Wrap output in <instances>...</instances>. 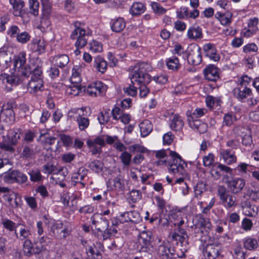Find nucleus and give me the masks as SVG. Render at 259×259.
I'll return each instance as SVG.
<instances>
[{"label": "nucleus", "instance_id": "1", "mask_svg": "<svg viewBox=\"0 0 259 259\" xmlns=\"http://www.w3.org/2000/svg\"><path fill=\"white\" fill-rule=\"evenodd\" d=\"M22 76L25 78L31 76V79L27 84L28 90L31 94H34L38 91L44 90L42 81V70L38 65H35L33 62L29 61V63L21 68Z\"/></svg>", "mask_w": 259, "mask_h": 259}, {"label": "nucleus", "instance_id": "2", "mask_svg": "<svg viewBox=\"0 0 259 259\" xmlns=\"http://www.w3.org/2000/svg\"><path fill=\"white\" fill-rule=\"evenodd\" d=\"M131 72L130 78L132 84L137 83H149L151 81V77L148 73L150 69V66L146 63L140 62L136 64L134 66L130 67Z\"/></svg>", "mask_w": 259, "mask_h": 259}, {"label": "nucleus", "instance_id": "3", "mask_svg": "<svg viewBox=\"0 0 259 259\" xmlns=\"http://www.w3.org/2000/svg\"><path fill=\"white\" fill-rule=\"evenodd\" d=\"M169 155L172 158L171 161H168V169L172 174L184 175L185 172V168L187 164L183 160L177 152L170 151Z\"/></svg>", "mask_w": 259, "mask_h": 259}, {"label": "nucleus", "instance_id": "4", "mask_svg": "<svg viewBox=\"0 0 259 259\" xmlns=\"http://www.w3.org/2000/svg\"><path fill=\"white\" fill-rule=\"evenodd\" d=\"M218 194L222 204L227 209L234 208L237 205L236 196L231 193L224 186L218 187Z\"/></svg>", "mask_w": 259, "mask_h": 259}, {"label": "nucleus", "instance_id": "5", "mask_svg": "<svg viewBox=\"0 0 259 259\" xmlns=\"http://www.w3.org/2000/svg\"><path fill=\"white\" fill-rule=\"evenodd\" d=\"M79 25V22H75L74 23L75 29L72 32L70 37L72 39H76L75 43L76 48H82L87 44L89 35L85 30L81 28Z\"/></svg>", "mask_w": 259, "mask_h": 259}, {"label": "nucleus", "instance_id": "6", "mask_svg": "<svg viewBox=\"0 0 259 259\" xmlns=\"http://www.w3.org/2000/svg\"><path fill=\"white\" fill-rule=\"evenodd\" d=\"M187 57L189 64L199 65L202 61L201 48L195 44L190 45L187 50Z\"/></svg>", "mask_w": 259, "mask_h": 259}, {"label": "nucleus", "instance_id": "7", "mask_svg": "<svg viewBox=\"0 0 259 259\" xmlns=\"http://www.w3.org/2000/svg\"><path fill=\"white\" fill-rule=\"evenodd\" d=\"M15 106L13 101H9L2 106L1 113L2 121L11 124L15 120V114L13 108Z\"/></svg>", "mask_w": 259, "mask_h": 259}, {"label": "nucleus", "instance_id": "8", "mask_svg": "<svg viewBox=\"0 0 259 259\" xmlns=\"http://www.w3.org/2000/svg\"><path fill=\"white\" fill-rule=\"evenodd\" d=\"M25 77L22 76L21 71L20 73L17 72L11 73L10 74L2 73L0 75V80L3 82L10 83L12 85H17L23 82Z\"/></svg>", "mask_w": 259, "mask_h": 259}, {"label": "nucleus", "instance_id": "9", "mask_svg": "<svg viewBox=\"0 0 259 259\" xmlns=\"http://www.w3.org/2000/svg\"><path fill=\"white\" fill-rule=\"evenodd\" d=\"M228 190L234 194H237L240 193L245 185V182L242 178H233L226 182Z\"/></svg>", "mask_w": 259, "mask_h": 259}, {"label": "nucleus", "instance_id": "10", "mask_svg": "<svg viewBox=\"0 0 259 259\" xmlns=\"http://www.w3.org/2000/svg\"><path fill=\"white\" fill-rule=\"evenodd\" d=\"M221 245L220 243L207 244L203 251L204 256L206 257L216 258L220 255Z\"/></svg>", "mask_w": 259, "mask_h": 259}, {"label": "nucleus", "instance_id": "11", "mask_svg": "<svg viewBox=\"0 0 259 259\" xmlns=\"http://www.w3.org/2000/svg\"><path fill=\"white\" fill-rule=\"evenodd\" d=\"M233 94L234 97L237 100L241 102H244V100L251 94V90L246 87V85H243L242 83L240 87L235 88L233 90Z\"/></svg>", "mask_w": 259, "mask_h": 259}, {"label": "nucleus", "instance_id": "12", "mask_svg": "<svg viewBox=\"0 0 259 259\" xmlns=\"http://www.w3.org/2000/svg\"><path fill=\"white\" fill-rule=\"evenodd\" d=\"M189 126L195 132L202 134L206 132L207 125L197 119H188Z\"/></svg>", "mask_w": 259, "mask_h": 259}, {"label": "nucleus", "instance_id": "13", "mask_svg": "<svg viewBox=\"0 0 259 259\" xmlns=\"http://www.w3.org/2000/svg\"><path fill=\"white\" fill-rule=\"evenodd\" d=\"M218 70L215 65H209L203 70L205 78L210 81H215L219 78Z\"/></svg>", "mask_w": 259, "mask_h": 259}, {"label": "nucleus", "instance_id": "14", "mask_svg": "<svg viewBox=\"0 0 259 259\" xmlns=\"http://www.w3.org/2000/svg\"><path fill=\"white\" fill-rule=\"evenodd\" d=\"M203 50L205 56L209 57L211 60L214 61H218L220 59V55L217 53L215 47L211 44H207L203 46Z\"/></svg>", "mask_w": 259, "mask_h": 259}, {"label": "nucleus", "instance_id": "15", "mask_svg": "<svg viewBox=\"0 0 259 259\" xmlns=\"http://www.w3.org/2000/svg\"><path fill=\"white\" fill-rule=\"evenodd\" d=\"M30 49L33 52L40 54L45 51L46 45L44 40L40 39H33L30 44Z\"/></svg>", "mask_w": 259, "mask_h": 259}, {"label": "nucleus", "instance_id": "16", "mask_svg": "<svg viewBox=\"0 0 259 259\" xmlns=\"http://www.w3.org/2000/svg\"><path fill=\"white\" fill-rule=\"evenodd\" d=\"M52 61L55 66L62 68L68 64L69 58L65 54L58 55L53 57Z\"/></svg>", "mask_w": 259, "mask_h": 259}, {"label": "nucleus", "instance_id": "17", "mask_svg": "<svg viewBox=\"0 0 259 259\" xmlns=\"http://www.w3.org/2000/svg\"><path fill=\"white\" fill-rule=\"evenodd\" d=\"M184 125V122L182 117L178 114H175L172 116L170 123V127L175 131H180L182 130Z\"/></svg>", "mask_w": 259, "mask_h": 259}, {"label": "nucleus", "instance_id": "18", "mask_svg": "<svg viewBox=\"0 0 259 259\" xmlns=\"http://www.w3.org/2000/svg\"><path fill=\"white\" fill-rule=\"evenodd\" d=\"M94 67L99 72L104 73L107 70V63L103 58L98 56L94 59Z\"/></svg>", "mask_w": 259, "mask_h": 259}, {"label": "nucleus", "instance_id": "19", "mask_svg": "<svg viewBox=\"0 0 259 259\" xmlns=\"http://www.w3.org/2000/svg\"><path fill=\"white\" fill-rule=\"evenodd\" d=\"M14 10L13 14L15 16H21L23 14L24 3L22 0H10Z\"/></svg>", "mask_w": 259, "mask_h": 259}, {"label": "nucleus", "instance_id": "20", "mask_svg": "<svg viewBox=\"0 0 259 259\" xmlns=\"http://www.w3.org/2000/svg\"><path fill=\"white\" fill-rule=\"evenodd\" d=\"M20 130L18 128L11 129L8 131L7 138L8 143L12 145H16L20 138Z\"/></svg>", "mask_w": 259, "mask_h": 259}, {"label": "nucleus", "instance_id": "21", "mask_svg": "<svg viewBox=\"0 0 259 259\" xmlns=\"http://www.w3.org/2000/svg\"><path fill=\"white\" fill-rule=\"evenodd\" d=\"M171 238L173 240L179 241L183 244L186 240L187 242L188 236L185 229L180 228L178 232H175L172 234Z\"/></svg>", "mask_w": 259, "mask_h": 259}, {"label": "nucleus", "instance_id": "22", "mask_svg": "<svg viewBox=\"0 0 259 259\" xmlns=\"http://www.w3.org/2000/svg\"><path fill=\"white\" fill-rule=\"evenodd\" d=\"M141 136L143 137L148 136L152 131V124L148 119L144 120L139 124Z\"/></svg>", "mask_w": 259, "mask_h": 259}, {"label": "nucleus", "instance_id": "23", "mask_svg": "<svg viewBox=\"0 0 259 259\" xmlns=\"http://www.w3.org/2000/svg\"><path fill=\"white\" fill-rule=\"evenodd\" d=\"M111 29L115 32H120L125 27V22L122 18L119 17L112 20Z\"/></svg>", "mask_w": 259, "mask_h": 259}, {"label": "nucleus", "instance_id": "24", "mask_svg": "<svg viewBox=\"0 0 259 259\" xmlns=\"http://www.w3.org/2000/svg\"><path fill=\"white\" fill-rule=\"evenodd\" d=\"M146 10L145 6L142 3H135L130 9V14L134 16H139L143 13Z\"/></svg>", "mask_w": 259, "mask_h": 259}, {"label": "nucleus", "instance_id": "25", "mask_svg": "<svg viewBox=\"0 0 259 259\" xmlns=\"http://www.w3.org/2000/svg\"><path fill=\"white\" fill-rule=\"evenodd\" d=\"M221 156L228 164H231L236 162L237 158L234 152H232L229 150H225L222 151Z\"/></svg>", "mask_w": 259, "mask_h": 259}, {"label": "nucleus", "instance_id": "26", "mask_svg": "<svg viewBox=\"0 0 259 259\" xmlns=\"http://www.w3.org/2000/svg\"><path fill=\"white\" fill-rule=\"evenodd\" d=\"M188 37L191 39H197L202 37L201 28L198 26L191 27L188 30Z\"/></svg>", "mask_w": 259, "mask_h": 259}, {"label": "nucleus", "instance_id": "27", "mask_svg": "<svg viewBox=\"0 0 259 259\" xmlns=\"http://www.w3.org/2000/svg\"><path fill=\"white\" fill-rule=\"evenodd\" d=\"M42 6L43 18L41 20V24L42 25L44 22L47 21L49 16L51 12V6L49 0H41Z\"/></svg>", "mask_w": 259, "mask_h": 259}, {"label": "nucleus", "instance_id": "28", "mask_svg": "<svg viewBox=\"0 0 259 259\" xmlns=\"http://www.w3.org/2000/svg\"><path fill=\"white\" fill-rule=\"evenodd\" d=\"M207 111L205 108H196L193 112L187 111L188 119H197L203 116Z\"/></svg>", "mask_w": 259, "mask_h": 259}, {"label": "nucleus", "instance_id": "29", "mask_svg": "<svg viewBox=\"0 0 259 259\" xmlns=\"http://www.w3.org/2000/svg\"><path fill=\"white\" fill-rule=\"evenodd\" d=\"M19 225L22 226L23 227L20 228L19 233H17V231L15 230L16 238L21 241L28 239V238L31 235L30 231L29 230L27 229L24 225L21 224Z\"/></svg>", "mask_w": 259, "mask_h": 259}, {"label": "nucleus", "instance_id": "30", "mask_svg": "<svg viewBox=\"0 0 259 259\" xmlns=\"http://www.w3.org/2000/svg\"><path fill=\"white\" fill-rule=\"evenodd\" d=\"M243 243L244 248L249 250H254L258 247L257 240L251 237L245 238Z\"/></svg>", "mask_w": 259, "mask_h": 259}, {"label": "nucleus", "instance_id": "31", "mask_svg": "<svg viewBox=\"0 0 259 259\" xmlns=\"http://www.w3.org/2000/svg\"><path fill=\"white\" fill-rule=\"evenodd\" d=\"M104 164L99 160H94L89 163L88 167L96 173H99L103 170Z\"/></svg>", "mask_w": 259, "mask_h": 259}, {"label": "nucleus", "instance_id": "32", "mask_svg": "<svg viewBox=\"0 0 259 259\" xmlns=\"http://www.w3.org/2000/svg\"><path fill=\"white\" fill-rule=\"evenodd\" d=\"M26 56L25 52H21L15 57L14 66L15 68L22 67L26 61Z\"/></svg>", "mask_w": 259, "mask_h": 259}, {"label": "nucleus", "instance_id": "33", "mask_svg": "<svg viewBox=\"0 0 259 259\" xmlns=\"http://www.w3.org/2000/svg\"><path fill=\"white\" fill-rule=\"evenodd\" d=\"M237 117L236 115L233 113H228L224 115L223 117V125L230 126L236 121Z\"/></svg>", "mask_w": 259, "mask_h": 259}, {"label": "nucleus", "instance_id": "34", "mask_svg": "<svg viewBox=\"0 0 259 259\" xmlns=\"http://www.w3.org/2000/svg\"><path fill=\"white\" fill-rule=\"evenodd\" d=\"M28 174L30 176V180L32 182H38L42 180V176L40 170L38 168L30 169Z\"/></svg>", "mask_w": 259, "mask_h": 259}, {"label": "nucleus", "instance_id": "35", "mask_svg": "<svg viewBox=\"0 0 259 259\" xmlns=\"http://www.w3.org/2000/svg\"><path fill=\"white\" fill-rule=\"evenodd\" d=\"M166 65L169 69L173 71L178 70L181 67L179 60L178 58L172 57L168 59L166 61Z\"/></svg>", "mask_w": 259, "mask_h": 259}, {"label": "nucleus", "instance_id": "36", "mask_svg": "<svg viewBox=\"0 0 259 259\" xmlns=\"http://www.w3.org/2000/svg\"><path fill=\"white\" fill-rule=\"evenodd\" d=\"M33 247V245L30 240H25L23 245V251L24 254L27 257H30L31 256H32Z\"/></svg>", "mask_w": 259, "mask_h": 259}, {"label": "nucleus", "instance_id": "37", "mask_svg": "<svg viewBox=\"0 0 259 259\" xmlns=\"http://www.w3.org/2000/svg\"><path fill=\"white\" fill-rule=\"evenodd\" d=\"M35 154L36 152L32 146H26L23 149L21 156L23 158L31 159L34 157Z\"/></svg>", "mask_w": 259, "mask_h": 259}, {"label": "nucleus", "instance_id": "38", "mask_svg": "<svg viewBox=\"0 0 259 259\" xmlns=\"http://www.w3.org/2000/svg\"><path fill=\"white\" fill-rule=\"evenodd\" d=\"M17 170H13L11 171L5 172L4 176V181L8 183H13L16 182Z\"/></svg>", "mask_w": 259, "mask_h": 259}, {"label": "nucleus", "instance_id": "39", "mask_svg": "<svg viewBox=\"0 0 259 259\" xmlns=\"http://www.w3.org/2000/svg\"><path fill=\"white\" fill-rule=\"evenodd\" d=\"M128 214V211L120 214L118 218L116 219L115 222H113L112 225L115 227H117L120 224L129 222L130 219H129Z\"/></svg>", "mask_w": 259, "mask_h": 259}, {"label": "nucleus", "instance_id": "40", "mask_svg": "<svg viewBox=\"0 0 259 259\" xmlns=\"http://www.w3.org/2000/svg\"><path fill=\"white\" fill-rule=\"evenodd\" d=\"M109 227V222L106 219L101 218L99 221H98L97 224L95 226V228L99 231L102 233V234L104 232L105 230Z\"/></svg>", "mask_w": 259, "mask_h": 259}, {"label": "nucleus", "instance_id": "41", "mask_svg": "<svg viewBox=\"0 0 259 259\" xmlns=\"http://www.w3.org/2000/svg\"><path fill=\"white\" fill-rule=\"evenodd\" d=\"M110 117V110L108 109L101 112L98 116V119L101 124H104L109 121Z\"/></svg>", "mask_w": 259, "mask_h": 259}, {"label": "nucleus", "instance_id": "42", "mask_svg": "<svg viewBox=\"0 0 259 259\" xmlns=\"http://www.w3.org/2000/svg\"><path fill=\"white\" fill-rule=\"evenodd\" d=\"M119 158L124 166H129L132 160V155L126 151L122 152Z\"/></svg>", "mask_w": 259, "mask_h": 259}, {"label": "nucleus", "instance_id": "43", "mask_svg": "<svg viewBox=\"0 0 259 259\" xmlns=\"http://www.w3.org/2000/svg\"><path fill=\"white\" fill-rule=\"evenodd\" d=\"M87 144L93 155L101 153L102 148L100 146H97V144L92 141V140H88Z\"/></svg>", "mask_w": 259, "mask_h": 259}, {"label": "nucleus", "instance_id": "44", "mask_svg": "<svg viewBox=\"0 0 259 259\" xmlns=\"http://www.w3.org/2000/svg\"><path fill=\"white\" fill-rule=\"evenodd\" d=\"M30 12L34 16L38 14L39 2L37 0H29Z\"/></svg>", "mask_w": 259, "mask_h": 259}, {"label": "nucleus", "instance_id": "45", "mask_svg": "<svg viewBox=\"0 0 259 259\" xmlns=\"http://www.w3.org/2000/svg\"><path fill=\"white\" fill-rule=\"evenodd\" d=\"M77 121L79 128L81 131L84 130L89 126V119L88 118L82 117L79 115Z\"/></svg>", "mask_w": 259, "mask_h": 259}, {"label": "nucleus", "instance_id": "46", "mask_svg": "<svg viewBox=\"0 0 259 259\" xmlns=\"http://www.w3.org/2000/svg\"><path fill=\"white\" fill-rule=\"evenodd\" d=\"M16 39L19 43L26 44L30 40V35L26 31L19 32L17 35Z\"/></svg>", "mask_w": 259, "mask_h": 259}, {"label": "nucleus", "instance_id": "47", "mask_svg": "<svg viewBox=\"0 0 259 259\" xmlns=\"http://www.w3.org/2000/svg\"><path fill=\"white\" fill-rule=\"evenodd\" d=\"M90 46V50L93 53H99L103 50L102 45L96 40H93Z\"/></svg>", "mask_w": 259, "mask_h": 259}, {"label": "nucleus", "instance_id": "48", "mask_svg": "<svg viewBox=\"0 0 259 259\" xmlns=\"http://www.w3.org/2000/svg\"><path fill=\"white\" fill-rule=\"evenodd\" d=\"M142 198V194L139 190H132L130 192L128 198L133 202L135 203L140 200Z\"/></svg>", "mask_w": 259, "mask_h": 259}, {"label": "nucleus", "instance_id": "49", "mask_svg": "<svg viewBox=\"0 0 259 259\" xmlns=\"http://www.w3.org/2000/svg\"><path fill=\"white\" fill-rule=\"evenodd\" d=\"M64 225L62 222H57L54 223L51 227V231L52 233V236L56 237L60 234V230L63 228Z\"/></svg>", "mask_w": 259, "mask_h": 259}, {"label": "nucleus", "instance_id": "50", "mask_svg": "<svg viewBox=\"0 0 259 259\" xmlns=\"http://www.w3.org/2000/svg\"><path fill=\"white\" fill-rule=\"evenodd\" d=\"M113 187L115 190L122 191L124 189V183L122 180L119 176L115 177L112 181Z\"/></svg>", "mask_w": 259, "mask_h": 259}, {"label": "nucleus", "instance_id": "51", "mask_svg": "<svg viewBox=\"0 0 259 259\" xmlns=\"http://www.w3.org/2000/svg\"><path fill=\"white\" fill-rule=\"evenodd\" d=\"M214 162V156L212 153H209L203 158V164L206 167H209Z\"/></svg>", "mask_w": 259, "mask_h": 259}, {"label": "nucleus", "instance_id": "52", "mask_svg": "<svg viewBox=\"0 0 259 259\" xmlns=\"http://www.w3.org/2000/svg\"><path fill=\"white\" fill-rule=\"evenodd\" d=\"M205 190V185L203 182H198L194 187V194L196 197L201 196Z\"/></svg>", "mask_w": 259, "mask_h": 259}, {"label": "nucleus", "instance_id": "53", "mask_svg": "<svg viewBox=\"0 0 259 259\" xmlns=\"http://www.w3.org/2000/svg\"><path fill=\"white\" fill-rule=\"evenodd\" d=\"M130 222L135 224L138 223L141 220L140 214L138 212L136 211H128Z\"/></svg>", "mask_w": 259, "mask_h": 259}, {"label": "nucleus", "instance_id": "54", "mask_svg": "<svg viewBox=\"0 0 259 259\" xmlns=\"http://www.w3.org/2000/svg\"><path fill=\"white\" fill-rule=\"evenodd\" d=\"M258 30V28H254L253 29L248 27L247 28H244L242 30L241 34L244 37H249L255 34Z\"/></svg>", "mask_w": 259, "mask_h": 259}, {"label": "nucleus", "instance_id": "55", "mask_svg": "<svg viewBox=\"0 0 259 259\" xmlns=\"http://www.w3.org/2000/svg\"><path fill=\"white\" fill-rule=\"evenodd\" d=\"M95 89L97 90L99 95H102L106 90V85L101 81H96L93 83Z\"/></svg>", "mask_w": 259, "mask_h": 259}, {"label": "nucleus", "instance_id": "56", "mask_svg": "<svg viewBox=\"0 0 259 259\" xmlns=\"http://www.w3.org/2000/svg\"><path fill=\"white\" fill-rule=\"evenodd\" d=\"M84 179L83 177L79 174V172L74 173L71 178V183L73 185H75L77 183H79L82 184L83 186L84 185V184L81 182V181Z\"/></svg>", "mask_w": 259, "mask_h": 259}, {"label": "nucleus", "instance_id": "57", "mask_svg": "<svg viewBox=\"0 0 259 259\" xmlns=\"http://www.w3.org/2000/svg\"><path fill=\"white\" fill-rule=\"evenodd\" d=\"M248 194L249 197L254 201L259 200V189L254 188V189H248Z\"/></svg>", "mask_w": 259, "mask_h": 259}, {"label": "nucleus", "instance_id": "58", "mask_svg": "<svg viewBox=\"0 0 259 259\" xmlns=\"http://www.w3.org/2000/svg\"><path fill=\"white\" fill-rule=\"evenodd\" d=\"M258 50L257 46L254 43H250L244 46L243 48V51L245 53L251 52H256Z\"/></svg>", "mask_w": 259, "mask_h": 259}, {"label": "nucleus", "instance_id": "59", "mask_svg": "<svg viewBox=\"0 0 259 259\" xmlns=\"http://www.w3.org/2000/svg\"><path fill=\"white\" fill-rule=\"evenodd\" d=\"M27 180L28 178L26 175L18 170H17L16 183L22 184L26 183Z\"/></svg>", "mask_w": 259, "mask_h": 259}, {"label": "nucleus", "instance_id": "60", "mask_svg": "<svg viewBox=\"0 0 259 259\" xmlns=\"http://www.w3.org/2000/svg\"><path fill=\"white\" fill-rule=\"evenodd\" d=\"M4 227L10 231H13L16 227V224L10 220H6L2 222Z\"/></svg>", "mask_w": 259, "mask_h": 259}, {"label": "nucleus", "instance_id": "61", "mask_svg": "<svg viewBox=\"0 0 259 259\" xmlns=\"http://www.w3.org/2000/svg\"><path fill=\"white\" fill-rule=\"evenodd\" d=\"M188 8L187 7H181L179 10L177 11V16L180 19H187L188 16Z\"/></svg>", "mask_w": 259, "mask_h": 259}, {"label": "nucleus", "instance_id": "62", "mask_svg": "<svg viewBox=\"0 0 259 259\" xmlns=\"http://www.w3.org/2000/svg\"><path fill=\"white\" fill-rule=\"evenodd\" d=\"M117 233V230L112 227H107V229L105 230L104 232L102 234V237L103 240H106L109 238L112 235L115 234Z\"/></svg>", "mask_w": 259, "mask_h": 259}, {"label": "nucleus", "instance_id": "63", "mask_svg": "<svg viewBox=\"0 0 259 259\" xmlns=\"http://www.w3.org/2000/svg\"><path fill=\"white\" fill-rule=\"evenodd\" d=\"M133 84H130L128 87L123 88L125 93L133 97L136 95L137 92V88L134 87Z\"/></svg>", "mask_w": 259, "mask_h": 259}, {"label": "nucleus", "instance_id": "64", "mask_svg": "<svg viewBox=\"0 0 259 259\" xmlns=\"http://www.w3.org/2000/svg\"><path fill=\"white\" fill-rule=\"evenodd\" d=\"M71 233L70 229L68 227L64 226L63 228L60 230V234L57 235L56 237H59L60 239H64L70 235Z\"/></svg>", "mask_w": 259, "mask_h": 259}]
</instances>
